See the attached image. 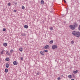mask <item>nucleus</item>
Segmentation results:
<instances>
[{"label": "nucleus", "mask_w": 80, "mask_h": 80, "mask_svg": "<svg viewBox=\"0 0 80 80\" xmlns=\"http://www.w3.org/2000/svg\"><path fill=\"white\" fill-rule=\"evenodd\" d=\"M72 34L74 35V36H76L78 38H79L80 37V32L79 31H73L72 32Z\"/></svg>", "instance_id": "1"}, {"label": "nucleus", "mask_w": 80, "mask_h": 80, "mask_svg": "<svg viewBox=\"0 0 80 80\" xmlns=\"http://www.w3.org/2000/svg\"><path fill=\"white\" fill-rule=\"evenodd\" d=\"M74 26V25H70L69 26V27L71 30H75V28Z\"/></svg>", "instance_id": "2"}, {"label": "nucleus", "mask_w": 80, "mask_h": 80, "mask_svg": "<svg viewBox=\"0 0 80 80\" xmlns=\"http://www.w3.org/2000/svg\"><path fill=\"white\" fill-rule=\"evenodd\" d=\"M57 48V46L56 45H53L52 46V48L53 50H54V49H55Z\"/></svg>", "instance_id": "3"}, {"label": "nucleus", "mask_w": 80, "mask_h": 80, "mask_svg": "<svg viewBox=\"0 0 80 80\" xmlns=\"http://www.w3.org/2000/svg\"><path fill=\"white\" fill-rule=\"evenodd\" d=\"M74 26L75 28H76V27H77L78 26V24L77 22H74Z\"/></svg>", "instance_id": "4"}, {"label": "nucleus", "mask_w": 80, "mask_h": 80, "mask_svg": "<svg viewBox=\"0 0 80 80\" xmlns=\"http://www.w3.org/2000/svg\"><path fill=\"white\" fill-rule=\"evenodd\" d=\"M44 48L45 49H48V48H50V47H49V45H46L44 47Z\"/></svg>", "instance_id": "5"}, {"label": "nucleus", "mask_w": 80, "mask_h": 80, "mask_svg": "<svg viewBox=\"0 0 80 80\" xmlns=\"http://www.w3.org/2000/svg\"><path fill=\"white\" fill-rule=\"evenodd\" d=\"M13 64H14V65H17L18 64V63H17V62L16 61H14L13 62Z\"/></svg>", "instance_id": "6"}, {"label": "nucleus", "mask_w": 80, "mask_h": 80, "mask_svg": "<svg viewBox=\"0 0 80 80\" xmlns=\"http://www.w3.org/2000/svg\"><path fill=\"white\" fill-rule=\"evenodd\" d=\"M5 52V50H2V51L1 52V55H3V52Z\"/></svg>", "instance_id": "7"}, {"label": "nucleus", "mask_w": 80, "mask_h": 80, "mask_svg": "<svg viewBox=\"0 0 80 80\" xmlns=\"http://www.w3.org/2000/svg\"><path fill=\"white\" fill-rule=\"evenodd\" d=\"M9 64L8 63H6V68H8L9 67Z\"/></svg>", "instance_id": "8"}, {"label": "nucleus", "mask_w": 80, "mask_h": 80, "mask_svg": "<svg viewBox=\"0 0 80 80\" xmlns=\"http://www.w3.org/2000/svg\"><path fill=\"white\" fill-rule=\"evenodd\" d=\"M3 45V46H4V47L7 46V44L6 42H5V43H4Z\"/></svg>", "instance_id": "9"}, {"label": "nucleus", "mask_w": 80, "mask_h": 80, "mask_svg": "<svg viewBox=\"0 0 80 80\" xmlns=\"http://www.w3.org/2000/svg\"><path fill=\"white\" fill-rule=\"evenodd\" d=\"M78 72V71L77 70H76V71H73V73H74V74H75L77 73Z\"/></svg>", "instance_id": "10"}, {"label": "nucleus", "mask_w": 80, "mask_h": 80, "mask_svg": "<svg viewBox=\"0 0 80 80\" xmlns=\"http://www.w3.org/2000/svg\"><path fill=\"white\" fill-rule=\"evenodd\" d=\"M41 3L42 5H43V4H44V1L43 0H42L41 2Z\"/></svg>", "instance_id": "11"}, {"label": "nucleus", "mask_w": 80, "mask_h": 80, "mask_svg": "<svg viewBox=\"0 0 80 80\" xmlns=\"http://www.w3.org/2000/svg\"><path fill=\"white\" fill-rule=\"evenodd\" d=\"M40 53L41 55H44V53H43V52H42V51L40 52Z\"/></svg>", "instance_id": "12"}, {"label": "nucleus", "mask_w": 80, "mask_h": 80, "mask_svg": "<svg viewBox=\"0 0 80 80\" xmlns=\"http://www.w3.org/2000/svg\"><path fill=\"white\" fill-rule=\"evenodd\" d=\"M24 27L25 28H28V26L27 25H25Z\"/></svg>", "instance_id": "13"}, {"label": "nucleus", "mask_w": 80, "mask_h": 80, "mask_svg": "<svg viewBox=\"0 0 80 80\" xmlns=\"http://www.w3.org/2000/svg\"><path fill=\"white\" fill-rule=\"evenodd\" d=\"M53 41L52 40H51L49 42L51 44L53 43Z\"/></svg>", "instance_id": "14"}, {"label": "nucleus", "mask_w": 80, "mask_h": 80, "mask_svg": "<svg viewBox=\"0 0 80 80\" xmlns=\"http://www.w3.org/2000/svg\"><path fill=\"white\" fill-rule=\"evenodd\" d=\"M5 72H6V73H7V72H8V70L7 69H5Z\"/></svg>", "instance_id": "15"}, {"label": "nucleus", "mask_w": 80, "mask_h": 80, "mask_svg": "<svg viewBox=\"0 0 80 80\" xmlns=\"http://www.w3.org/2000/svg\"><path fill=\"white\" fill-rule=\"evenodd\" d=\"M68 78H72V75H68Z\"/></svg>", "instance_id": "16"}, {"label": "nucleus", "mask_w": 80, "mask_h": 80, "mask_svg": "<svg viewBox=\"0 0 80 80\" xmlns=\"http://www.w3.org/2000/svg\"><path fill=\"white\" fill-rule=\"evenodd\" d=\"M19 51L20 52H22V51H23V48H19Z\"/></svg>", "instance_id": "17"}, {"label": "nucleus", "mask_w": 80, "mask_h": 80, "mask_svg": "<svg viewBox=\"0 0 80 80\" xmlns=\"http://www.w3.org/2000/svg\"><path fill=\"white\" fill-rule=\"evenodd\" d=\"M21 35L22 36H25L26 35V34L24 33H22Z\"/></svg>", "instance_id": "18"}, {"label": "nucleus", "mask_w": 80, "mask_h": 80, "mask_svg": "<svg viewBox=\"0 0 80 80\" xmlns=\"http://www.w3.org/2000/svg\"><path fill=\"white\" fill-rule=\"evenodd\" d=\"M50 30H53V27H52L50 28Z\"/></svg>", "instance_id": "19"}, {"label": "nucleus", "mask_w": 80, "mask_h": 80, "mask_svg": "<svg viewBox=\"0 0 80 80\" xmlns=\"http://www.w3.org/2000/svg\"><path fill=\"white\" fill-rule=\"evenodd\" d=\"M6 61H9V58H6Z\"/></svg>", "instance_id": "20"}, {"label": "nucleus", "mask_w": 80, "mask_h": 80, "mask_svg": "<svg viewBox=\"0 0 80 80\" xmlns=\"http://www.w3.org/2000/svg\"><path fill=\"white\" fill-rule=\"evenodd\" d=\"M71 43L72 44H73V43H74V42L73 41H72L71 42Z\"/></svg>", "instance_id": "21"}, {"label": "nucleus", "mask_w": 80, "mask_h": 80, "mask_svg": "<svg viewBox=\"0 0 80 80\" xmlns=\"http://www.w3.org/2000/svg\"><path fill=\"white\" fill-rule=\"evenodd\" d=\"M2 31L3 32H4L5 31H6V29H5V28H4L3 29V30H2Z\"/></svg>", "instance_id": "22"}, {"label": "nucleus", "mask_w": 80, "mask_h": 80, "mask_svg": "<svg viewBox=\"0 0 80 80\" xmlns=\"http://www.w3.org/2000/svg\"><path fill=\"white\" fill-rule=\"evenodd\" d=\"M11 4H10V2H9L8 3V6H9V7H10V5Z\"/></svg>", "instance_id": "23"}, {"label": "nucleus", "mask_w": 80, "mask_h": 80, "mask_svg": "<svg viewBox=\"0 0 80 80\" xmlns=\"http://www.w3.org/2000/svg\"><path fill=\"white\" fill-rule=\"evenodd\" d=\"M13 51V49H12L11 50H10V53H12Z\"/></svg>", "instance_id": "24"}, {"label": "nucleus", "mask_w": 80, "mask_h": 80, "mask_svg": "<svg viewBox=\"0 0 80 80\" xmlns=\"http://www.w3.org/2000/svg\"><path fill=\"white\" fill-rule=\"evenodd\" d=\"M60 79H61V78L60 77H58V80H60Z\"/></svg>", "instance_id": "25"}, {"label": "nucleus", "mask_w": 80, "mask_h": 80, "mask_svg": "<svg viewBox=\"0 0 80 80\" xmlns=\"http://www.w3.org/2000/svg\"><path fill=\"white\" fill-rule=\"evenodd\" d=\"M22 9H25V7H24V6H22Z\"/></svg>", "instance_id": "26"}, {"label": "nucleus", "mask_w": 80, "mask_h": 80, "mask_svg": "<svg viewBox=\"0 0 80 80\" xmlns=\"http://www.w3.org/2000/svg\"><path fill=\"white\" fill-rule=\"evenodd\" d=\"M20 58L21 60H23V58L22 57H21Z\"/></svg>", "instance_id": "27"}, {"label": "nucleus", "mask_w": 80, "mask_h": 80, "mask_svg": "<svg viewBox=\"0 0 80 80\" xmlns=\"http://www.w3.org/2000/svg\"><path fill=\"white\" fill-rule=\"evenodd\" d=\"M78 29L79 30H80V25L79 26Z\"/></svg>", "instance_id": "28"}, {"label": "nucleus", "mask_w": 80, "mask_h": 80, "mask_svg": "<svg viewBox=\"0 0 80 80\" xmlns=\"http://www.w3.org/2000/svg\"><path fill=\"white\" fill-rule=\"evenodd\" d=\"M44 52H48V50H45L44 51Z\"/></svg>", "instance_id": "29"}, {"label": "nucleus", "mask_w": 80, "mask_h": 80, "mask_svg": "<svg viewBox=\"0 0 80 80\" xmlns=\"http://www.w3.org/2000/svg\"><path fill=\"white\" fill-rule=\"evenodd\" d=\"M14 4H15L16 5H17V2H14Z\"/></svg>", "instance_id": "30"}, {"label": "nucleus", "mask_w": 80, "mask_h": 80, "mask_svg": "<svg viewBox=\"0 0 80 80\" xmlns=\"http://www.w3.org/2000/svg\"><path fill=\"white\" fill-rule=\"evenodd\" d=\"M61 77H63V75H61Z\"/></svg>", "instance_id": "31"}, {"label": "nucleus", "mask_w": 80, "mask_h": 80, "mask_svg": "<svg viewBox=\"0 0 80 80\" xmlns=\"http://www.w3.org/2000/svg\"><path fill=\"white\" fill-rule=\"evenodd\" d=\"M37 75H39V73H38L37 74Z\"/></svg>", "instance_id": "32"}, {"label": "nucleus", "mask_w": 80, "mask_h": 80, "mask_svg": "<svg viewBox=\"0 0 80 80\" xmlns=\"http://www.w3.org/2000/svg\"><path fill=\"white\" fill-rule=\"evenodd\" d=\"M14 12H17V11H16V10H14Z\"/></svg>", "instance_id": "33"}, {"label": "nucleus", "mask_w": 80, "mask_h": 80, "mask_svg": "<svg viewBox=\"0 0 80 80\" xmlns=\"http://www.w3.org/2000/svg\"><path fill=\"white\" fill-rule=\"evenodd\" d=\"M6 54H7V55H8V52H6Z\"/></svg>", "instance_id": "34"}, {"label": "nucleus", "mask_w": 80, "mask_h": 80, "mask_svg": "<svg viewBox=\"0 0 80 80\" xmlns=\"http://www.w3.org/2000/svg\"><path fill=\"white\" fill-rule=\"evenodd\" d=\"M64 2H65V3H66V1H65V0H63Z\"/></svg>", "instance_id": "35"}, {"label": "nucleus", "mask_w": 80, "mask_h": 80, "mask_svg": "<svg viewBox=\"0 0 80 80\" xmlns=\"http://www.w3.org/2000/svg\"><path fill=\"white\" fill-rule=\"evenodd\" d=\"M71 80H75L74 79H72Z\"/></svg>", "instance_id": "36"}]
</instances>
